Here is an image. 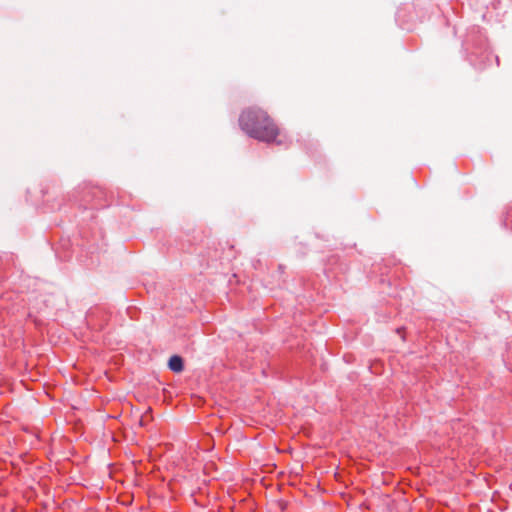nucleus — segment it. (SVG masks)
I'll return each instance as SVG.
<instances>
[{
  "mask_svg": "<svg viewBox=\"0 0 512 512\" xmlns=\"http://www.w3.org/2000/svg\"><path fill=\"white\" fill-rule=\"evenodd\" d=\"M239 124L249 136L264 142H272L279 135V128L268 115L260 108H248L239 117Z\"/></svg>",
  "mask_w": 512,
  "mask_h": 512,
  "instance_id": "1",
  "label": "nucleus"
},
{
  "mask_svg": "<svg viewBox=\"0 0 512 512\" xmlns=\"http://www.w3.org/2000/svg\"><path fill=\"white\" fill-rule=\"evenodd\" d=\"M168 367L173 372H182L184 369L183 359L178 355H173L168 361Z\"/></svg>",
  "mask_w": 512,
  "mask_h": 512,
  "instance_id": "2",
  "label": "nucleus"
}]
</instances>
